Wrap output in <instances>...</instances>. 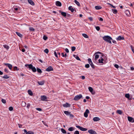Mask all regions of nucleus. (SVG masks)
<instances>
[{
    "label": "nucleus",
    "instance_id": "f257e3e1",
    "mask_svg": "<svg viewBox=\"0 0 134 134\" xmlns=\"http://www.w3.org/2000/svg\"><path fill=\"white\" fill-rule=\"evenodd\" d=\"M103 39L106 42L111 43V40H112V38L109 36H105L103 37Z\"/></svg>",
    "mask_w": 134,
    "mask_h": 134
},
{
    "label": "nucleus",
    "instance_id": "f03ea898",
    "mask_svg": "<svg viewBox=\"0 0 134 134\" xmlns=\"http://www.w3.org/2000/svg\"><path fill=\"white\" fill-rule=\"evenodd\" d=\"M25 66L26 67H27L28 66L29 68L30 69H31L34 72H35L36 71V69L31 64H26L25 65Z\"/></svg>",
    "mask_w": 134,
    "mask_h": 134
},
{
    "label": "nucleus",
    "instance_id": "7ed1b4c3",
    "mask_svg": "<svg viewBox=\"0 0 134 134\" xmlns=\"http://www.w3.org/2000/svg\"><path fill=\"white\" fill-rule=\"evenodd\" d=\"M82 95L81 94H80L75 96L74 98V100L76 101L77 100L82 98Z\"/></svg>",
    "mask_w": 134,
    "mask_h": 134
},
{
    "label": "nucleus",
    "instance_id": "20e7f679",
    "mask_svg": "<svg viewBox=\"0 0 134 134\" xmlns=\"http://www.w3.org/2000/svg\"><path fill=\"white\" fill-rule=\"evenodd\" d=\"M76 127L77 128H79L80 130L82 131H85L87 130V129L83 128L79 125L76 126Z\"/></svg>",
    "mask_w": 134,
    "mask_h": 134
},
{
    "label": "nucleus",
    "instance_id": "39448f33",
    "mask_svg": "<svg viewBox=\"0 0 134 134\" xmlns=\"http://www.w3.org/2000/svg\"><path fill=\"white\" fill-rule=\"evenodd\" d=\"M47 98L46 96H41V100L42 101H45L47 100Z\"/></svg>",
    "mask_w": 134,
    "mask_h": 134
},
{
    "label": "nucleus",
    "instance_id": "423d86ee",
    "mask_svg": "<svg viewBox=\"0 0 134 134\" xmlns=\"http://www.w3.org/2000/svg\"><path fill=\"white\" fill-rule=\"evenodd\" d=\"M89 112V110L88 109H86L84 114V116L85 117L87 118L88 117V113Z\"/></svg>",
    "mask_w": 134,
    "mask_h": 134
},
{
    "label": "nucleus",
    "instance_id": "0eeeda50",
    "mask_svg": "<svg viewBox=\"0 0 134 134\" xmlns=\"http://www.w3.org/2000/svg\"><path fill=\"white\" fill-rule=\"evenodd\" d=\"M89 112V110L88 109H86L84 114V116L85 117L87 118L88 117V113Z\"/></svg>",
    "mask_w": 134,
    "mask_h": 134
},
{
    "label": "nucleus",
    "instance_id": "6e6552de",
    "mask_svg": "<svg viewBox=\"0 0 134 134\" xmlns=\"http://www.w3.org/2000/svg\"><path fill=\"white\" fill-rule=\"evenodd\" d=\"M88 132L91 134H97V133L95 131L92 129L88 130Z\"/></svg>",
    "mask_w": 134,
    "mask_h": 134
},
{
    "label": "nucleus",
    "instance_id": "1a4fd4ad",
    "mask_svg": "<svg viewBox=\"0 0 134 134\" xmlns=\"http://www.w3.org/2000/svg\"><path fill=\"white\" fill-rule=\"evenodd\" d=\"M128 121L131 122H134V120L133 118L128 116Z\"/></svg>",
    "mask_w": 134,
    "mask_h": 134
},
{
    "label": "nucleus",
    "instance_id": "9d476101",
    "mask_svg": "<svg viewBox=\"0 0 134 134\" xmlns=\"http://www.w3.org/2000/svg\"><path fill=\"white\" fill-rule=\"evenodd\" d=\"M53 70V69L51 66L48 67L46 69V71H50Z\"/></svg>",
    "mask_w": 134,
    "mask_h": 134
},
{
    "label": "nucleus",
    "instance_id": "9b49d317",
    "mask_svg": "<svg viewBox=\"0 0 134 134\" xmlns=\"http://www.w3.org/2000/svg\"><path fill=\"white\" fill-rule=\"evenodd\" d=\"M56 5L57 6L60 7L62 5L61 3L59 1H57L55 2Z\"/></svg>",
    "mask_w": 134,
    "mask_h": 134
},
{
    "label": "nucleus",
    "instance_id": "f8f14e48",
    "mask_svg": "<svg viewBox=\"0 0 134 134\" xmlns=\"http://www.w3.org/2000/svg\"><path fill=\"white\" fill-rule=\"evenodd\" d=\"M101 53L100 52H97L95 54H96L95 56V60H96L99 58V55L98 54H96L97 53Z\"/></svg>",
    "mask_w": 134,
    "mask_h": 134
},
{
    "label": "nucleus",
    "instance_id": "ddd939ff",
    "mask_svg": "<svg viewBox=\"0 0 134 134\" xmlns=\"http://www.w3.org/2000/svg\"><path fill=\"white\" fill-rule=\"evenodd\" d=\"M124 39L123 37L119 36L116 38V40H123Z\"/></svg>",
    "mask_w": 134,
    "mask_h": 134
},
{
    "label": "nucleus",
    "instance_id": "4468645a",
    "mask_svg": "<svg viewBox=\"0 0 134 134\" xmlns=\"http://www.w3.org/2000/svg\"><path fill=\"white\" fill-rule=\"evenodd\" d=\"M125 13L126 15L128 16H130L131 15L130 12L129 10H126L125 12Z\"/></svg>",
    "mask_w": 134,
    "mask_h": 134
},
{
    "label": "nucleus",
    "instance_id": "2eb2a0df",
    "mask_svg": "<svg viewBox=\"0 0 134 134\" xmlns=\"http://www.w3.org/2000/svg\"><path fill=\"white\" fill-rule=\"evenodd\" d=\"M100 118L98 117H95L93 118V120L94 121H96L99 120Z\"/></svg>",
    "mask_w": 134,
    "mask_h": 134
},
{
    "label": "nucleus",
    "instance_id": "dca6fc26",
    "mask_svg": "<svg viewBox=\"0 0 134 134\" xmlns=\"http://www.w3.org/2000/svg\"><path fill=\"white\" fill-rule=\"evenodd\" d=\"M28 2L32 5H34L35 4L34 2L31 0H28Z\"/></svg>",
    "mask_w": 134,
    "mask_h": 134
},
{
    "label": "nucleus",
    "instance_id": "f3484780",
    "mask_svg": "<svg viewBox=\"0 0 134 134\" xmlns=\"http://www.w3.org/2000/svg\"><path fill=\"white\" fill-rule=\"evenodd\" d=\"M63 106L65 107H69L70 105L68 103H66L65 104H63Z\"/></svg>",
    "mask_w": 134,
    "mask_h": 134
},
{
    "label": "nucleus",
    "instance_id": "a211bd4d",
    "mask_svg": "<svg viewBox=\"0 0 134 134\" xmlns=\"http://www.w3.org/2000/svg\"><path fill=\"white\" fill-rule=\"evenodd\" d=\"M5 64L6 65H7L10 69H11L12 66L11 64L8 63H5Z\"/></svg>",
    "mask_w": 134,
    "mask_h": 134
},
{
    "label": "nucleus",
    "instance_id": "6ab92c4d",
    "mask_svg": "<svg viewBox=\"0 0 134 134\" xmlns=\"http://www.w3.org/2000/svg\"><path fill=\"white\" fill-rule=\"evenodd\" d=\"M38 83L40 85H42L44 84V81H38Z\"/></svg>",
    "mask_w": 134,
    "mask_h": 134
},
{
    "label": "nucleus",
    "instance_id": "aec40b11",
    "mask_svg": "<svg viewBox=\"0 0 134 134\" xmlns=\"http://www.w3.org/2000/svg\"><path fill=\"white\" fill-rule=\"evenodd\" d=\"M95 8L96 10H99L101 9L102 8V7L100 6L97 5L95 6Z\"/></svg>",
    "mask_w": 134,
    "mask_h": 134
},
{
    "label": "nucleus",
    "instance_id": "412c9836",
    "mask_svg": "<svg viewBox=\"0 0 134 134\" xmlns=\"http://www.w3.org/2000/svg\"><path fill=\"white\" fill-rule=\"evenodd\" d=\"M59 12L61 13L62 15L64 16H66V13L64 12H62L60 11H59Z\"/></svg>",
    "mask_w": 134,
    "mask_h": 134
},
{
    "label": "nucleus",
    "instance_id": "4be33fe9",
    "mask_svg": "<svg viewBox=\"0 0 134 134\" xmlns=\"http://www.w3.org/2000/svg\"><path fill=\"white\" fill-rule=\"evenodd\" d=\"M72 6H70L68 8L70 10L71 12H73L74 10V9L73 8H72Z\"/></svg>",
    "mask_w": 134,
    "mask_h": 134
},
{
    "label": "nucleus",
    "instance_id": "5701e85b",
    "mask_svg": "<svg viewBox=\"0 0 134 134\" xmlns=\"http://www.w3.org/2000/svg\"><path fill=\"white\" fill-rule=\"evenodd\" d=\"M28 94L30 96H32L33 95V93L32 91L30 90H29L28 91Z\"/></svg>",
    "mask_w": 134,
    "mask_h": 134
},
{
    "label": "nucleus",
    "instance_id": "b1692460",
    "mask_svg": "<svg viewBox=\"0 0 134 134\" xmlns=\"http://www.w3.org/2000/svg\"><path fill=\"white\" fill-rule=\"evenodd\" d=\"M3 46L5 48H6L7 50L9 48V46L6 44H4L3 45Z\"/></svg>",
    "mask_w": 134,
    "mask_h": 134
},
{
    "label": "nucleus",
    "instance_id": "393cba45",
    "mask_svg": "<svg viewBox=\"0 0 134 134\" xmlns=\"http://www.w3.org/2000/svg\"><path fill=\"white\" fill-rule=\"evenodd\" d=\"M64 112V113L67 115H69L70 113H71L70 112L67 111H65Z\"/></svg>",
    "mask_w": 134,
    "mask_h": 134
},
{
    "label": "nucleus",
    "instance_id": "a878e982",
    "mask_svg": "<svg viewBox=\"0 0 134 134\" xmlns=\"http://www.w3.org/2000/svg\"><path fill=\"white\" fill-rule=\"evenodd\" d=\"M82 35L83 37H84L85 38H87L88 37V35L85 34H82Z\"/></svg>",
    "mask_w": 134,
    "mask_h": 134
},
{
    "label": "nucleus",
    "instance_id": "bb28decb",
    "mask_svg": "<svg viewBox=\"0 0 134 134\" xmlns=\"http://www.w3.org/2000/svg\"><path fill=\"white\" fill-rule=\"evenodd\" d=\"M61 130L62 132L63 133H66V131L63 129H61Z\"/></svg>",
    "mask_w": 134,
    "mask_h": 134
},
{
    "label": "nucleus",
    "instance_id": "cd10ccee",
    "mask_svg": "<svg viewBox=\"0 0 134 134\" xmlns=\"http://www.w3.org/2000/svg\"><path fill=\"white\" fill-rule=\"evenodd\" d=\"M74 2L78 6H80V5L79 3L76 0H75Z\"/></svg>",
    "mask_w": 134,
    "mask_h": 134
},
{
    "label": "nucleus",
    "instance_id": "c85d7f7f",
    "mask_svg": "<svg viewBox=\"0 0 134 134\" xmlns=\"http://www.w3.org/2000/svg\"><path fill=\"white\" fill-rule=\"evenodd\" d=\"M17 35H18L21 38H22V37H23V35L22 34H21L19 32H17Z\"/></svg>",
    "mask_w": 134,
    "mask_h": 134
},
{
    "label": "nucleus",
    "instance_id": "c756f323",
    "mask_svg": "<svg viewBox=\"0 0 134 134\" xmlns=\"http://www.w3.org/2000/svg\"><path fill=\"white\" fill-rule=\"evenodd\" d=\"M68 130L70 131H72L74 130V128L72 127H70L69 128Z\"/></svg>",
    "mask_w": 134,
    "mask_h": 134
},
{
    "label": "nucleus",
    "instance_id": "7c9ffc66",
    "mask_svg": "<svg viewBox=\"0 0 134 134\" xmlns=\"http://www.w3.org/2000/svg\"><path fill=\"white\" fill-rule=\"evenodd\" d=\"M103 59L102 58L101 59H99L98 60L99 62V63H103Z\"/></svg>",
    "mask_w": 134,
    "mask_h": 134
},
{
    "label": "nucleus",
    "instance_id": "2f4dec72",
    "mask_svg": "<svg viewBox=\"0 0 134 134\" xmlns=\"http://www.w3.org/2000/svg\"><path fill=\"white\" fill-rule=\"evenodd\" d=\"M112 11L113 13L114 14L116 13L117 12V10L115 9H112Z\"/></svg>",
    "mask_w": 134,
    "mask_h": 134
},
{
    "label": "nucleus",
    "instance_id": "473e14b6",
    "mask_svg": "<svg viewBox=\"0 0 134 134\" xmlns=\"http://www.w3.org/2000/svg\"><path fill=\"white\" fill-rule=\"evenodd\" d=\"M90 65H91V67L93 68H95V66L93 64L92 62L90 64Z\"/></svg>",
    "mask_w": 134,
    "mask_h": 134
},
{
    "label": "nucleus",
    "instance_id": "72a5a7b5",
    "mask_svg": "<svg viewBox=\"0 0 134 134\" xmlns=\"http://www.w3.org/2000/svg\"><path fill=\"white\" fill-rule=\"evenodd\" d=\"M37 71L38 72L40 73H41L42 72L41 69L38 68H37Z\"/></svg>",
    "mask_w": 134,
    "mask_h": 134
},
{
    "label": "nucleus",
    "instance_id": "f704fd0d",
    "mask_svg": "<svg viewBox=\"0 0 134 134\" xmlns=\"http://www.w3.org/2000/svg\"><path fill=\"white\" fill-rule=\"evenodd\" d=\"M26 103L24 102H22V105L23 107H25L26 106Z\"/></svg>",
    "mask_w": 134,
    "mask_h": 134
},
{
    "label": "nucleus",
    "instance_id": "c9c22d12",
    "mask_svg": "<svg viewBox=\"0 0 134 134\" xmlns=\"http://www.w3.org/2000/svg\"><path fill=\"white\" fill-rule=\"evenodd\" d=\"M62 55L63 57H66L67 55L66 53H65V54H64V53H62Z\"/></svg>",
    "mask_w": 134,
    "mask_h": 134
},
{
    "label": "nucleus",
    "instance_id": "e433bc0d",
    "mask_svg": "<svg viewBox=\"0 0 134 134\" xmlns=\"http://www.w3.org/2000/svg\"><path fill=\"white\" fill-rule=\"evenodd\" d=\"M26 134H34V132L32 131H29Z\"/></svg>",
    "mask_w": 134,
    "mask_h": 134
},
{
    "label": "nucleus",
    "instance_id": "4c0bfd02",
    "mask_svg": "<svg viewBox=\"0 0 134 134\" xmlns=\"http://www.w3.org/2000/svg\"><path fill=\"white\" fill-rule=\"evenodd\" d=\"M89 91L91 92H92L93 91V89L91 87H89L88 88Z\"/></svg>",
    "mask_w": 134,
    "mask_h": 134
},
{
    "label": "nucleus",
    "instance_id": "58836bf2",
    "mask_svg": "<svg viewBox=\"0 0 134 134\" xmlns=\"http://www.w3.org/2000/svg\"><path fill=\"white\" fill-rule=\"evenodd\" d=\"M45 53L47 54H48L49 52L48 50L47 49H46L44 51Z\"/></svg>",
    "mask_w": 134,
    "mask_h": 134
},
{
    "label": "nucleus",
    "instance_id": "ea45409f",
    "mask_svg": "<svg viewBox=\"0 0 134 134\" xmlns=\"http://www.w3.org/2000/svg\"><path fill=\"white\" fill-rule=\"evenodd\" d=\"M125 97L127 98H129L130 97V95L129 94H126L125 95Z\"/></svg>",
    "mask_w": 134,
    "mask_h": 134
},
{
    "label": "nucleus",
    "instance_id": "a19ab883",
    "mask_svg": "<svg viewBox=\"0 0 134 134\" xmlns=\"http://www.w3.org/2000/svg\"><path fill=\"white\" fill-rule=\"evenodd\" d=\"M117 113L120 114H121L122 113V112L121 110H117Z\"/></svg>",
    "mask_w": 134,
    "mask_h": 134
},
{
    "label": "nucleus",
    "instance_id": "79ce46f5",
    "mask_svg": "<svg viewBox=\"0 0 134 134\" xmlns=\"http://www.w3.org/2000/svg\"><path fill=\"white\" fill-rule=\"evenodd\" d=\"M3 78L4 79H8L9 78V77L7 75H6L4 76H3Z\"/></svg>",
    "mask_w": 134,
    "mask_h": 134
},
{
    "label": "nucleus",
    "instance_id": "37998d69",
    "mask_svg": "<svg viewBox=\"0 0 134 134\" xmlns=\"http://www.w3.org/2000/svg\"><path fill=\"white\" fill-rule=\"evenodd\" d=\"M29 29L30 30L32 31H34L35 30L33 28L31 27H29Z\"/></svg>",
    "mask_w": 134,
    "mask_h": 134
},
{
    "label": "nucleus",
    "instance_id": "c03bdc74",
    "mask_svg": "<svg viewBox=\"0 0 134 134\" xmlns=\"http://www.w3.org/2000/svg\"><path fill=\"white\" fill-rule=\"evenodd\" d=\"M76 48L75 47H71V50L72 51H75Z\"/></svg>",
    "mask_w": 134,
    "mask_h": 134
},
{
    "label": "nucleus",
    "instance_id": "a18cd8bd",
    "mask_svg": "<svg viewBox=\"0 0 134 134\" xmlns=\"http://www.w3.org/2000/svg\"><path fill=\"white\" fill-rule=\"evenodd\" d=\"M85 67L86 68H88L90 67V65L88 64H86L85 65Z\"/></svg>",
    "mask_w": 134,
    "mask_h": 134
},
{
    "label": "nucleus",
    "instance_id": "49530a36",
    "mask_svg": "<svg viewBox=\"0 0 134 134\" xmlns=\"http://www.w3.org/2000/svg\"><path fill=\"white\" fill-rule=\"evenodd\" d=\"M88 63H89V64H90L92 62L91 59L88 58Z\"/></svg>",
    "mask_w": 134,
    "mask_h": 134
},
{
    "label": "nucleus",
    "instance_id": "de8ad7c7",
    "mask_svg": "<svg viewBox=\"0 0 134 134\" xmlns=\"http://www.w3.org/2000/svg\"><path fill=\"white\" fill-rule=\"evenodd\" d=\"M75 58L77 60H80V59L78 56H76V57H75Z\"/></svg>",
    "mask_w": 134,
    "mask_h": 134
},
{
    "label": "nucleus",
    "instance_id": "09e8293b",
    "mask_svg": "<svg viewBox=\"0 0 134 134\" xmlns=\"http://www.w3.org/2000/svg\"><path fill=\"white\" fill-rule=\"evenodd\" d=\"M54 55L55 56V57H57V58H58V55H57V53L56 52V51H55L54 52Z\"/></svg>",
    "mask_w": 134,
    "mask_h": 134
},
{
    "label": "nucleus",
    "instance_id": "8fccbe9b",
    "mask_svg": "<svg viewBox=\"0 0 134 134\" xmlns=\"http://www.w3.org/2000/svg\"><path fill=\"white\" fill-rule=\"evenodd\" d=\"M74 134H79V132L78 131H76L74 133Z\"/></svg>",
    "mask_w": 134,
    "mask_h": 134
},
{
    "label": "nucleus",
    "instance_id": "3c124183",
    "mask_svg": "<svg viewBox=\"0 0 134 134\" xmlns=\"http://www.w3.org/2000/svg\"><path fill=\"white\" fill-rule=\"evenodd\" d=\"M13 108L12 107H10L9 108V109L10 111H12L13 110Z\"/></svg>",
    "mask_w": 134,
    "mask_h": 134
},
{
    "label": "nucleus",
    "instance_id": "603ef678",
    "mask_svg": "<svg viewBox=\"0 0 134 134\" xmlns=\"http://www.w3.org/2000/svg\"><path fill=\"white\" fill-rule=\"evenodd\" d=\"M2 102L4 104H5L6 103V100L4 99H2Z\"/></svg>",
    "mask_w": 134,
    "mask_h": 134
},
{
    "label": "nucleus",
    "instance_id": "864d4df0",
    "mask_svg": "<svg viewBox=\"0 0 134 134\" xmlns=\"http://www.w3.org/2000/svg\"><path fill=\"white\" fill-rule=\"evenodd\" d=\"M96 30L98 31H99L100 29L99 27L98 26L96 27Z\"/></svg>",
    "mask_w": 134,
    "mask_h": 134
},
{
    "label": "nucleus",
    "instance_id": "5fc2aeb1",
    "mask_svg": "<svg viewBox=\"0 0 134 134\" xmlns=\"http://www.w3.org/2000/svg\"><path fill=\"white\" fill-rule=\"evenodd\" d=\"M47 38V37L45 36H44L43 37V39L44 40H46Z\"/></svg>",
    "mask_w": 134,
    "mask_h": 134
},
{
    "label": "nucleus",
    "instance_id": "6e6d98bb",
    "mask_svg": "<svg viewBox=\"0 0 134 134\" xmlns=\"http://www.w3.org/2000/svg\"><path fill=\"white\" fill-rule=\"evenodd\" d=\"M36 109L39 111H42V109L41 108H36Z\"/></svg>",
    "mask_w": 134,
    "mask_h": 134
},
{
    "label": "nucleus",
    "instance_id": "4d7b16f0",
    "mask_svg": "<svg viewBox=\"0 0 134 134\" xmlns=\"http://www.w3.org/2000/svg\"><path fill=\"white\" fill-rule=\"evenodd\" d=\"M114 66L116 68H118L119 67V65L116 64H115L114 65Z\"/></svg>",
    "mask_w": 134,
    "mask_h": 134
},
{
    "label": "nucleus",
    "instance_id": "13d9d810",
    "mask_svg": "<svg viewBox=\"0 0 134 134\" xmlns=\"http://www.w3.org/2000/svg\"><path fill=\"white\" fill-rule=\"evenodd\" d=\"M112 41V42L114 44H116V41L113 40L112 39V40H111Z\"/></svg>",
    "mask_w": 134,
    "mask_h": 134
},
{
    "label": "nucleus",
    "instance_id": "bf43d9fd",
    "mask_svg": "<svg viewBox=\"0 0 134 134\" xmlns=\"http://www.w3.org/2000/svg\"><path fill=\"white\" fill-rule=\"evenodd\" d=\"M30 104H28L27 106V107L28 108H29V107H30Z\"/></svg>",
    "mask_w": 134,
    "mask_h": 134
},
{
    "label": "nucleus",
    "instance_id": "052dcab7",
    "mask_svg": "<svg viewBox=\"0 0 134 134\" xmlns=\"http://www.w3.org/2000/svg\"><path fill=\"white\" fill-rule=\"evenodd\" d=\"M65 51H66V52H67V53H69V50L67 48H66L65 49Z\"/></svg>",
    "mask_w": 134,
    "mask_h": 134
},
{
    "label": "nucleus",
    "instance_id": "680f3d73",
    "mask_svg": "<svg viewBox=\"0 0 134 134\" xmlns=\"http://www.w3.org/2000/svg\"><path fill=\"white\" fill-rule=\"evenodd\" d=\"M90 20L92 21L93 20V18L92 17H90L88 18Z\"/></svg>",
    "mask_w": 134,
    "mask_h": 134
},
{
    "label": "nucleus",
    "instance_id": "e2e57ef3",
    "mask_svg": "<svg viewBox=\"0 0 134 134\" xmlns=\"http://www.w3.org/2000/svg\"><path fill=\"white\" fill-rule=\"evenodd\" d=\"M81 78L82 79L84 80L85 79V76H81Z\"/></svg>",
    "mask_w": 134,
    "mask_h": 134
},
{
    "label": "nucleus",
    "instance_id": "0e129e2a",
    "mask_svg": "<svg viewBox=\"0 0 134 134\" xmlns=\"http://www.w3.org/2000/svg\"><path fill=\"white\" fill-rule=\"evenodd\" d=\"M69 115L70 117L71 118L72 117L74 116V115H73L71 114L70 113Z\"/></svg>",
    "mask_w": 134,
    "mask_h": 134
},
{
    "label": "nucleus",
    "instance_id": "69168bd1",
    "mask_svg": "<svg viewBox=\"0 0 134 134\" xmlns=\"http://www.w3.org/2000/svg\"><path fill=\"white\" fill-rule=\"evenodd\" d=\"M19 125V127L20 128H21L22 127V125H20L19 124H18Z\"/></svg>",
    "mask_w": 134,
    "mask_h": 134
},
{
    "label": "nucleus",
    "instance_id": "338daca9",
    "mask_svg": "<svg viewBox=\"0 0 134 134\" xmlns=\"http://www.w3.org/2000/svg\"><path fill=\"white\" fill-rule=\"evenodd\" d=\"M24 132L26 133V134L27 133V132H28L27 131V130L25 129H24Z\"/></svg>",
    "mask_w": 134,
    "mask_h": 134
},
{
    "label": "nucleus",
    "instance_id": "774afa93",
    "mask_svg": "<svg viewBox=\"0 0 134 134\" xmlns=\"http://www.w3.org/2000/svg\"><path fill=\"white\" fill-rule=\"evenodd\" d=\"M131 48L132 51L134 53V49L133 48L132 46H131Z\"/></svg>",
    "mask_w": 134,
    "mask_h": 134
}]
</instances>
